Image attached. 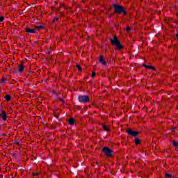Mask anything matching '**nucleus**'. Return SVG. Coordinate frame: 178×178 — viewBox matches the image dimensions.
Returning <instances> with one entry per match:
<instances>
[{
  "label": "nucleus",
  "mask_w": 178,
  "mask_h": 178,
  "mask_svg": "<svg viewBox=\"0 0 178 178\" xmlns=\"http://www.w3.org/2000/svg\"><path fill=\"white\" fill-rule=\"evenodd\" d=\"M110 41L113 45H115L117 47V49L120 50L123 48V46L120 44L119 39H118V37L114 36L113 38L110 39Z\"/></svg>",
  "instance_id": "obj_1"
},
{
  "label": "nucleus",
  "mask_w": 178,
  "mask_h": 178,
  "mask_svg": "<svg viewBox=\"0 0 178 178\" xmlns=\"http://www.w3.org/2000/svg\"><path fill=\"white\" fill-rule=\"evenodd\" d=\"M113 8H114L115 13H117L118 15H120V13H124V15H126L124 8H123V7H122V6L114 4Z\"/></svg>",
  "instance_id": "obj_2"
},
{
  "label": "nucleus",
  "mask_w": 178,
  "mask_h": 178,
  "mask_svg": "<svg viewBox=\"0 0 178 178\" xmlns=\"http://www.w3.org/2000/svg\"><path fill=\"white\" fill-rule=\"evenodd\" d=\"M103 152H104L105 155L107 156L108 157L113 156V151H112V149L106 147L103 148Z\"/></svg>",
  "instance_id": "obj_3"
},
{
  "label": "nucleus",
  "mask_w": 178,
  "mask_h": 178,
  "mask_svg": "<svg viewBox=\"0 0 178 178\" xmlns=\"http://www.w3.org/2000/svg\"><path fill=\"white\" fill-rule=\"evenodd\" d=\"M79 101L81 103H87L90 102V97L87 95L79 96Z\"/></svg>",
  "instance_id": "obj_4"
},
{
  "label": "nucleus",
  "mask_w": 178,
  "mask_h": 178,
  "mask_svg": "<svg viewBox=\"0 0 178 178\" xmlns=\"http://www.w3.org/2000/svg\"><path fill=\"white\" fill-rule=\"evenodd\" d=\"M128 134H129V136H133L134 137H136V136H138V131H134L131 129H129L127 131Z\"/></svg>",
  "instance_id": "obj_5"
},
{
  "label": "nucleus",
  "mask_w": 178,
  "mask_h": 178,
  "mask_svg": "<svg viewBox=\"0 0 178 178\" xmlns=\"http://www.w3.org/2000/svg\"><path fill=\"white\" fill-rule=\"evenodd\" d=\"M1 116L4 121L8 118V115H6V112H5V111H1Z\"/></svg>",
  "instance_id": "obj_6"
},
{
  "label": "nucleus",
  "mask_w": 178,
  "mask_h": 178,
  "mask_svg": "<svg viewBox=\"0 0 178 178\" xmlns=\"http://www.w3.org/2000/svg\"><path fill=\"white\" fill-rule=\"evenodd\" d=\"M100 62L104 65V66L106 65V61H105V58H104L102 56H100Z\"/></svg>",
  "instance_id": "obj_7"
},
{
  "label": "nucleus",
  "mask_w": 178,
  "mask_h": 178,
  "mask_svg": "<svg viewBox=\"0 0 178 178\" xmlns=\"http://www.w3.org/2000/svg\"><path fill=\"white\" fill-rule=\"evenodd\" d=\"M26 33H35V29H31L30 28H26Z\"/></svg>",
  "instance_id": "obj_8"
},
{
  "label": "nucleus",
  "mask_w": 178,
  "mask_h": 178,
  "mask_svg": "<svg viewBox=\"0 0 178 178\" xmlns=\"http://www.w3.org/2000/svg\"><path fill=\"white\" fill-rule=\"evenodd\" d=\"M18 70H19V73H22L23 70H24V65H23V64H21L19 66Z\"/></svg>",
  "instance_id": "obj_9"
},
{
  "label": "nucleus",
  "mask_w": 178,
  "mask_h": 178,
  "mask_svg": "<svg viewBox=\"0 0 178 178\" xmlns=\"http://www.w3.org/2000/svg\"><path fill=\"white\" fill-rule=\"evenodd\" d=\"M68 122L71 126H73V124H74V118H70Z\"/></svg>",
  "instance_id": "obj_10"
},
{
  "label": "nucleus",
  "mask_w": 178,
  "mask_h": 178,
  "mask_svg": "<svg viewBox=\"0 0 178 178\" xmlns=\"http://www.w3.org/2000/svg\"><path fill=\"white\" fill-rule=\"evenodd\" d=\"M103 129L105 130V131H109V126L104 124Z\"/></svg>",
  "instance_id": "obj_11"
},
{
  "label": "nucleus",
  "mask_w": 178,
  "mask_h": 178,
  "mask_svg": "<svg viewBox=\"0 0 178 178\" xmlns=\"http://www.w3.org/2000/svg\"><path fill=\"white\" fill-rule=\"evenodd\" d=\"M5 99L8 102H9V101H10V95H6Z\"/></svg>",
  "instance_id": "obj_12"
},
{
  "label": "nucleus",
  "mask_w": 178,
  "mask_h": 178,
  "mask_svg": "<svg viewBox=\"0 0 178 178\" xmlns=\"http://www.w3.org/2000/svg\"><path fill=\"white\" fill-rule=\"evenodd\" d=\"M35 29H36V30H41V29H44V26H42L41 25L40 26H35Z\"/></svg>",
  "instance_id": "obj_13"
},
{
  "label": "nucleus",
  "mask_w": 178,
  "mask_h": 178,
  "mask_svg": "<svg viewBox=\"0 0 178 178\" xmlns=\"http://www.w3.org/2000/svg\"><path fill=\"white\" fill-rule=\"evenodd\" d=\"M145 67H146L147 69H152V70H154V67L152 66H149V65H145Z\"/></svg>",
  "instance_id": "obj_14"
},
{
  "label": "nucleus",
  "mask_w": 178,
  "mask_h": 178,
  "mask_svg": "<svg viewBox=\"0 0 178 178\" xmlns=\"http://www.w3.org/2000/svg\"><path fill=\"white\" fill-rule=\"evenodd\" d=\"M135 144H136V145H138V144H140V139L136 138L135 139Z\"/></svg>",
  "instance_id": "obj_15"
},
{
  "label": "nucleus",
  "mask_w": 178,
  "mask_h": 178,
  "mask_svg": "<svg viewBox=\"0 0 178 178\" xmlns=\"http://www.w3.org/2000/svg\"><path fill=\"white\" fill-rule=\"evenodd\" d=\"M172 145H174V147H177L178 148V142L174 141L172 143Z\"/></svg>",
  "instance_id": "obj_16"
},
{
  "label": "nucleus",
  "mask_w": 178,
  "mask_h": 178,
  "mask_svg": "<svg viewBox=\"0 0 178 178\" xmlns=\"http://www.w3.org/2000/svg\"><path fill=\"white\" fill-rule=\"evenodd\" d=\"M3 20H5V17H3V16L0 17V23H2V22H3Z\"/></svg>",
  "instance_id": "obj_17"
},
{
  "label": "nucleus",
  "mask_w": 178,
  "mask_h": 178,
  "mask_svg": "<svg viewBox=\"0 0 178 178\" xmlns=\"http://www.w3.org/2000/svg\"><path fill=\"white\" fill-rule=\"evenodd\" d=\"M1 83H3V84H6V82H5V76H3V77L1 79Z\"/></svg>",
  "instance_id": "obj_18"
},
{
  "label": "nucleus",
  "mask_w": 178,
  "mask_h": 178,
  "mask_svg": "<svg viewBox=\"0 0 178 178\" xmlns=\"http://www.w3.org/2000/svg\"><path fill=\"white\" fill-rule=\"evenodd\" d=\"M76 67L79 72H81V67H80L79 65H76Z\"/></svg>",
  "instance_id": "obj_19"
},
{
  "label": "nucleus",
  "mask_w": 178,
  "mask_h": 178,
  "mask_svg": "<svg viewBox=\"0 0 178 178\" xmlns=\"http://www.w3.org/2000/svg\"><path fill=\"white\" fill-rule=\"evenodd\" d=\"M165 177L170 178V177H172V175H170V174H165Z\"/></svg>",
  "instance_id": "obj_20"
},
{
  "label": "nucleus",
  "mask_w": 178,
  "mask_h": 178,
  "mask_svg": "<svg viewBox=\"0 0 178 178\" xmlns=\"http://www.w3.org/2000/svg\"><path fill=\"white\" fill-rule=\"evenodd\" d=\"M95 76H97V74L95 73V72H92V77H95Z\"/></svg>",
  "instance_id": "obj_21"
},
{
  "label": "nucleus",
  "mask_w": 178,
  "mask_h": 178,
  "mask_svg": "<svg viewBox=\"0 0 178 178\" xmlns=\"http://www.w3.org/2000/svg\"><path fill=\"white\" fill-rule=\"evenodd\" d=\"M130 30H131V29L130 28V26H127V31L129 32V31H130Z\"/></svg>",
  "instance_id": "obj_22"
},
{
  "label": "nucleus",
  "mask_w": 178,
  "mask_h": 178,
  "mask_svg": "<svg viewBox=\"0 0 178 178\" xmlns=\"http://www.w3.org/2000/svg\"><path fill=\"white\" fill-rule=\"evenodd\" d=\"M54 115L55 116V118H56L58 119V118H59V115L56 114V113H54Z\"/></svg>",
  "instance_id": "obj_23"
},
{
  "label": "nucleus",
  "mask_w": 178,
  "mask_h": 178,
  "mask_svg": "<svg viewBox=\"0 0 178 178\" xmlns=\"http://www.w3.org/2000/svg\"><path fill=\"white\" fill-rule=\"evenodd\" d=\"M58 20H59V18L56 17L53 19V22H58Z\"/></svg>",
  "instance_id": "obj_24"
},
{
  "label": "nucleus",
  "mask_w": 178,
  "mask_h": 178,
  "mask_svg": "<svg viewBox=\"0 0 178 178\" xmlns=\"http://www.w3.org/2000/svg\"><path fill=\"white\" fill-rule=\"evenodd\" d=\"M60 101H61V102H63V104H65V100H63L62 98H59Z\"/></svg>",
  "instance_id": "obj_25"
},
{
  "label": "nucleus",
  "mask_w": 178,
  "mask_h": 178,
  "mask_svg": "<svg viewBox=\"0 0 178 178\" xmlns=\"http://www.w3.org/2000/svg\"><path fill=\"white\" fill-rule=\"evenodd\" d=\"M172 131H176V128H172Z\"/></svg>",
  "instance_id": "obj_26"
},
{
  "label": "nucleus",
  "mask_w": 178,
  "mask_h": 178,
  "mask_svg": "<svg viewBox=\"0 0 178 178\" xmlns=\"http://www.w3.org/2000/svg\"><path fill=\"white\" fill-rule=\"evenodd\" d=\"M176 37H177V40H178V35H177Z\"/></svg>",
  "instance_id": "obj_27"
}]
</instances>
